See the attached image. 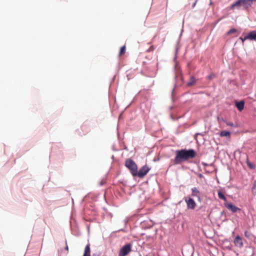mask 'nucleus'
<instances>
[{
  "instance_id": "1",
  "label": "nucleus",
  "mask_w": 256,
  "mask_h": 256,
  "mask_svg": "<svg viewBox=\"0 0 256 256\" xmlns=\"http://www.w3.org/2000/svg\"><path fill=\"white\" fill-rule=\"evenodd\" d=\"M176 156L173 160L174 164H182L184 161H186L190 158H192L196 156V152L192 149L188 150L182 149L176 151Z\"/></svg>"
},
{
  "instance_id": "2",
  "label": "nucleus",
  "mask_w": 256,
  "mask_h": 256,
  "mask_svg": "<svg viewBox=\"0 0 256 256\" xmlns=\"http://www.w3.org/2000/svg\"><path fill=\"white\" fill-rule=\"evenodd\" d=\"M253 0H238L230 6V8L233 9L236 6H242L244 8H248L251 6Z\"/></svg>"
},
{
  "instance_id": "3",
  "label": "nucleus",
  "mask_w": 256,
  "mask_h": 256,
  "mask_svg": "<svg viewBox=\"0 0 256 256\" xmlns=\"http://www.w3.org/2000/svg\"><path fill=\"white\" fill-rule=\"evenodd\" d=\"M125 166L130 170L131 174L134 176L138 169V166L135 162L130 158L127 159L125 162Z\"/></svg>"
},
{
  "instance_id": "4",
  "label": "nucleus",
  "mask_w": 256,
  "mask_h": 256,
  "mask_svg": "<svg viewBox=\"0 0 256 256\" xmlns=\"http://www.w3.org/2000/svg\"><path fill=\"white\" fill-rule=\"evenodd\" d=\"M150 170V168L146 165H144L142 166L138 171V170H136L134 176H137L138 178H142Z\"/></svg>"
},
{
  "instance_id": "5",
  "label": "nucleus",
  "mask_w": 256,
  "mask_h": 256,
  "mask_svg": "<svg viewBox=\"0 0 256 256\" xmlns=\"http://www.w3.org/2000/svg\"><path fill=\"white\" fill-rule=\"evenodd\" d=\"M132 250V244H128L122 246L120 250L119 256H126Z\"/></svg>"
},
{
  "instance_id": "6",
  "label": "nucleus",
  "mask_w": 256,
  "mask_h": 256,
  "mask_svg": "<svg viewBox=\"0 0 256 256\" xmlns=\"http://www.w3.org/2000/svg\"><path fill=\"white\" fill-rule=\"evenodd\" d=\"M184 201L186 203L188 209L194 210L196 206V202L192 198L190 197L184 198Z\"/></svg>"
},
{
  "instance_id": "7",
  "label": "nucleus",
  "mask_w": 256,
  "mask_h": 256,
  "mask_svg": "<svg viewBox=\"0 0 256 256\" xmlns=\"http://www.w3.org/2000/svg\"><path fill=\"white\" fill-rule=\"evenodd\" d=\"M224 204L227 208H228L229 210H231L233 212H236L238 210H240V208L233 205L232 203L226 202Z\"/></svg>"
},
{
  "instance_id": "8",
  "label": "nucleus",
  "mask_w": 256,
  "mask_h": 256,
  "mask_svg": "<svg viewBox=\"0 0 256 256\" xmlns=\"http://www.w3.org/2000/svg\"><path fill=\"white\" fill-rule=\"evenodd\" d=\"M234 242L236 246L239 247L240 248L242 247V246H243V242H242V240L240 236L238 235L236 237Z\"/></svg>"
},
{
  "instance_id": "9",
  "label": "nucleus",
  "mask_w": 256,
  "mask_h": 256,
  "mask_svg": "<svg viewBox=\"0 0 256 256\" xmlns=\"http://www.w3.org/2000/svg\"><path fill=\"white\" fill-rule=\"evenodd\" d=\"M83 256H90V244H88L86 246Z\"/></svg>"
},
{
  "instance_id": "10",
  "label": "nucleus",
  "mask_w": 256,
  "mask_h": 256,
  "mask_svg": "<svg viewBox=\"0 0 256 256\" xmlns=\"http://www.w3.org/2000/svg\"><path fill=\"white\" fill-rule=\"evenodd\" d=\"M244 101L236 102V106L240 111H242L244 108Z\"/></svg>"
},
{
  "instance_id": "11",
  "label": "nucleus",
  "mask_w": 256,
  "mask_h": 256,
  "mask_svg": "<svg viewBox=\"0 0 256 256\" xmlns=\"http://www.w3.org/2000/svg\"><path fill=\"white\" fill-rule=\"evenodd\" d=\"M192 196H193L198 197L199 200H200V196H198V194L200 193L199 190L196 187L192 188Z\"/></svg>"
},
{
  "instance_id": "12",
  "label": "nucleus",
  "mask_w": 256,
  "mask_h": 256,
  "mask_svg": "<svg viewBox=\"0 0 256 256\" xmlns=\"http://www.w3.org/2000/svg\"><path fill=\"white\" fill-rule=\"evenodd\" d=\"M220 136L222 137H224V136H228V137H230V132H228V131H226V130H222V131L220 134Z\"/></svg>"
},
{
  "instance_id": "13",
  "label": "nucleus",
  "mask_w": 256,
  "mask_h": 256,
  "mask_svg": "<svg viewBox=\"0 0 256 256\" xmlns=\"http://www.w3.org/2000/svg\"><path fill=\"white\" fill-rule=\"evenodd\" d=\"M196 83V80L195 78L193 76H191L189 82L188 83V86H192L195 84Z\"/></svg>"
},
{
  "instance_id": "14",
  "label": "nucleus",
  "mask_w": 256,
  "mask_h": 256,
  "mask_svg": "<svg viewBox=\"0 0 256 256\" xmlns=\"http://www.w3.org/2000/svg\"><path fill=\"white\" fill-rule=\"evenodd\" d=\"M251 34V32H250L248 34L247 36H244V38H242V37H240L239 38L240 40L242 43H244V41L246 40H252V38H250L248 36H249Z\"/></svg>"
},
{
  "instance_id": "15",
  "label": "nucleus",
  "mask_w": 256,
  "mask_h": 256,
  "mask_svg": "<svg viewBox=\"0 0 256 256\" xmlns=\"http://www.w3.org/2000/svg\"><path fill=\"white\" fill-rule=\"evenodd\" d=\"M218 196L220 199L222 200H224L225 202L226 201V196L223 194V193L222 192H221L220 191H219L218 192Z\"/></svg>"
},
{
  "instance_id": "16",
  "label": "nucleus",
  "mask_w": 256,
  "mask_h": 256,
  "mask_svg": "<svg viewBox=\"0 0 256 256\" xmlns=\"http://www.w3.org/2000/svg\"><path fill=\"white\" fill-rule=\"evenodd\" d=\"M252 38V40H256V31L253 30L251 32V34L248 36Z\"/></svg>"
},
{
  "instance_id": "17",
  "label": "nucleus",
  "mask_w": 256,
  "mask_h": 256,
  "mask_svg": "<svg viewBox=\"0 0 256 256\" xmlns=\"http://www.w3.org/2000/svg\"><path fill=\"white\" fill-rule=\"evenodd\" d=\"M126 52V46H124L122 47H121L120 52H119V56H122Z\"/></svg>"
},
{
  "instance_id": "18",
  "label": "nucleus",
  "mask_w": 256,
  "mask_h": 256,
  "mask_svg": "<svg viewBox=\"0 0 256 256\" xmlns=\"http://www.w3.org/2000/svg\"><path fill=\"white\" fill-rule=\"evenodd\" d=\"M252 192L254 194H256V180L254 182L253 186L252 187Z\"/></svg>"
},
{
  "instance_id": "19",
  "label": "nucleus",
  "mask_w": 256,
  "mask_h": 256,
  "mask_svg": "<svg viewBox=\"0 0 256 256\" xmlns=\"http://www.w3.org/2000/svg\"><path fill=\"white\" fill-rule=\"evenodd\" d=\"M236 32H237V30L236 28H232L227 32V34L230 35V34H232Z\"/></svg>"
},
{
  "instance_id": "20",
  "label": "nucleus",
  "mask_w": 256,
  "mask_h": 256,
  "mask_svg": "<svg viewBox=\"0 0 256 256\" xmlns=\"http://www.w3.org/2000/svg\"><path fill=\"white\" fill-rule=\"evenodd\" d=\"M247 165L250 168H254V164L251 163L250 162L247 161L246 162Z\"/></svg>"
},
{
  "instance_id": "21",
  "label": "nucleus",
  "mask_w": 256,
  "mask_h": 256,
  "mask_svg": "<svg viewBox=\"0 0 256 256\" xmlns=\"http://www.w3.org/2000/svg\"><path fill=\"white\" fill-rule=\"evenodd\" d=\"M216 77V74H212L208 76L207 78L209 80H212Z\"/></svg>"
},
{
  "instance_id": "22",
  "label": "nucleus",
  "mask_w": 256,
  "mask_h": 256,
  "mask_svg": "<svg viewBox=\"0 0 256 256\" xmlns=\"http://www.w3.org/2000/svg\"><path fill=\"white\" fill-rule=\"evenodd\" d=\"M251 236V234L250 232H248V231H246L244 232V236L246 237V238H249L250 237V236Z\"/></svg>"
},
{
  "instance_id": "23",
  "label": "nucleus",
  "mask_w": 256,
  "mask_h": 256,
  "mask_svg": "<svg viewBox=\"0 0 256 256\" xmlns=\"http://www.w3.org/2000/svg\"><path fill=\"white\" fill-rule=\"evenodd\" d=\"M226 124L230 126H234V124L232 122H225Z\"/></svg>"
},
{
  "instance_id": "24",
  "label": "nucleus",
  "mask_w": 256,
  "mask_h": 256,
  "mask_svg": "<svg viewBox=\"0 0 256 256\" xmlns=\"http://www.w3.org/2000/svg\"><path fill=\"white\" fill-rule=\"evenodd\" d=\"M66 250L68 252V246L67 244V242L66 241Z\"/></svg>"
},
{
  "instance_id": "25",
  "label": "nucleus",
  "mask_w": 256,
  "mask_h": 256,
  "mask_svg": "<svg viewBox=\"0 0 256 256\" xmlns=\"http://www.w3.org/2000/svg\"><path fill=\"white\" fill-rule=\"evenodd\" d=\"M92 256H99L98 254H93Z\"/></svg>"
},
{
  "instance_id": "26",
  "label": "nucleus",
  "mask_w": 256,
  "mask_h": 256,
  "mask_svg": "<svg viewBox=\"0 0 256 256\" xmlns=\"http://www.w3.org/2000/svg\"><path fill=\"white\" fill-rule=\"evenodd\" d=\"M196 4V2H195L193 4V5H192V7H193V8H194V6H195Z\"/></svg>"
},
{
  "instance_id": "27",
  "label": "nucleus",
  "mask_w": 256,
  "mask_h": 256,
  "mask_svg": "<svg viewBox=\"0 0 256 256\" xmlns=\"http://www.w3.org/2000/svg\"><path fill=\"white\" fill-rule=\"evenodd\" d=\"M204 165L207 166L206 164H204Z\"/></svg>"
},
{
  "instance_id": "28",
  "label": "nucleus",
  "mask_w": 256,
  "mask_h": 256,
  "mask_svg": "<svg viewBox=\"0 0 256 256\" xmlns=\"http://www.w3.org/2000/svg\"><path fill=\"white\" fill-rule=\"evenodd\" d=\"M253 1H256V0H253Z\"/></svg>"
}]
</instances>
